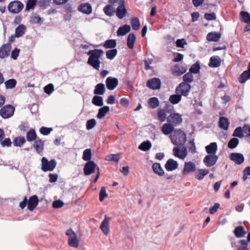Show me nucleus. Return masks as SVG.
<instances>
[{
	"instance_id": "nucleus-37",
	"label": "nucleus",
	"mask_w": 250,
	"mask_h": 250,
	"mask_svg": "<svg viewBox=\"0 0 250 250\" xmlns=\"http://www.w3.org/2000/svg\"><path fill=\"white\" fill-rule=\"evenodd\" d=\"M109 111V107L108 106H104L99 109L97 117L98 119L104 118L106 113Z\"/></svg>"
},
{
	"instance_id": "nucleus-50",
	"label": "nucleus",
	"mask_w": 250,
	"mask_h": 250,
	"mask_svg": "<svg viewBox=\"0 0 250 250\" xmlns=\"http://www.w3.org/2000/svg\"><path fill=\"white\" fill-rule=\"evenodd\" d=\"M239 140L236 138L231 139L228 143V147L230 149L235 148L239 144Z\"/></svg>"
},
{
	"instance_id": "nucleus-21",
	"label": "nucleus",
	"mask_w": 250,
	"mask_h": 250,
	"mask_svg": "<svg viewBox=\"0 0 250 250\" xmlns=\"http://www.w3.org/2000/svg\"><path fill=\"white\" fill-rule=\"evenodd\" d=\"M78 10L85 14H90L92 11V8L90 4L87 2L81 4L78 7Z\"/></svg>"
},
{
	"instance_id": "nucleus-51",
	"label": "nucleus",
	"mask_w": 250,
	"mask_h": 250,
	"mask_svg": "<svg viewBox=\"0 0 250 250\" xmlns=\"http://www.w3.org/2000/svg\"><path fill=\"white\" fill-rule=\"evenodd\" d=\"M183 79L184 83L189 84L193 81V76L192 73L189 72L183 76Z\"/></svg>"
},
{
	"instance_id": "nucleus-53",
	"label": "nucleus",
	"mask_w": 250,
	"mask_h": 250,
	"mask_svg": "<svg viewBox=\"0 0 250 250\" xmlns=\"http://www.w3.org/2000/svg\"><path fill=\"white\" fill-rule=\"evenodd\" d=\"M104 13L108 16H112L114 13V8L110 5H107L105 6L104 8Z\"/></svg>"
},
{
	"instance_id": "nucleus-39",
	"label": "nucleus",
	"mask_w": 250,
	"mask_h": 250,
	"mask_svg": "<svg viewBox=\"0 0 250 250\" xmlns=\"http://www.w3.org/2000/svg\"><path fill=\"white\" fill-rule=\"evenodd\" d=\"M240 20L242 22L248 23L250 22V14L247 11H241L240 13Z\"/></svg>"
},
{
	"instance_id": "nucleus-27",
	"label": "nucleus",
	"mask_w": 250,
	"mask_h": 250,
	"mask_svg": "<svg viewBox=\"0 0 250 250\" xmlns=\"http://www.w3.org/2000/svg\"><path fill=\"white\" fill-rule=\"evenodd\" d=\"M233 233L236 237L241 238L244 236L246 232L243 226H239L235 228Z\"/></svg>"
},
{
	"instance_id": "nucleus-31",
	"label": "nucleus",
	"mask_w": 250,
	"mask_h": 250,
	"mask_svg": "<svg viewBox=\"0 0 250 250\" xmlns=\"http://www.w3.org/2000/svg\"><path fill=\"white\" fill-rule=\"evenodd\" d=\"M105 91L104 85L103 83H100L97 84L94 90V94L95 95H103Z\"/></svg>"
},
{
	"instance_id": "nucleus-26",
	"label": "nucleus",
	"mask_w": 250,
	"mask_h": 250,
	"mask_svg": "<svg viewBox=\"0 0 250 250\" xmlns=\"http://www.w3.org/2000/svg\"><path fill=\"white\" fill-rule=\"evenodd\" d=\"M229 120L224 117H220V128L227 130L229 125Z\"/></svg>"
},
{
	"instance_id": "nucleus-17",
	"label": "nucleus",
	"mask_w": 250,
	"mask_h": 250,
	"mask_svg": "<svg viewBox=\"0 0 250 250\" xmlns=\"http://www.w3.org/2000/svg\"><path fill=\"white\" fill-rule=\"evenodd\" d=\"M171 71L172 75L175 76H180L186 72L187 69L182 66L175 64L171 68Z\"/></svg>"
},
{
	"instance_id": "nucleus-54",
	"label": "nucleus",
	"mask_w": 250,
	"mask_h": 250,
	"mask_svg": "<svg viewBox=\"0 0 250 250\" xmlns=\"http://www.w3.org/2000/svg\"><path fill=\"white\" fill-rule=\"evenodd\" d=\"M200 69V63L198 62H196L191 65L189 69V72L191 73L197 74L199 72Z\"/></svg>"
},
{
	"instance_id": "nucleus-11",
	"label": "nucleus",
	"mask_w": 250,
	"mask_h": 250,
	"mask_svg": "<svg viewBox=\"0 0 250 250\" xmlns=\"http://www.w3.org/2000/svg\"><path fill=\"white\" fill-rule=\"evenodd\" d=\"M146 85L153 90L159 89L161 88V82L160 79L153 78L147 81Z\"/></svg>"
},
{
	"instance_id": "nucleus-1",
	"label": "nucleus",
	"mask_w": 250,
	"mask_h": 250,
	"mask_svg": "<svg viewBox=\"0 0 250 250\" xmlns=\"http://www.w3.org/2000/svg\"><path fill=\"white\" fill-rule=\"evenodd\" d=\"M104 54L102 49H95L89 50L87 54L89 57L88 59L87 63L93 68L99 70L100 67V59Z\"/></svg>"
},
{
	"instance_id": "nucleus-63",
	"label": "nucleus",
	"mask_w": 250,
	"mask_h": 250,
	"mask_svg": "<svg viewBox=\"0 0 250 250\" xmlns=\"http://www.w3.org/2000/svg\"><path fill=\"white\" fill-rule=\"evenodd\" d=\"M0 143L2 147H10L12 145V142L9 138L2 140Z\"/></svg>"
},
{
	"instance_id": "nucleus-15",
	"label": "nucleus",
	"mask_w": 250,
	"mask_h": 250,
	"mask_svg": "<svg viewBox=\"0 0 250 250\" xmlns=\"http://www.w3.org/2000/svg\"><path fill=\"white\" fill-rule=\"evenodd\" d=\"M106 86L108 89L112 90L118 85V80L117 78L109 77L105 81Z\"/></svg>"
},
{
	"instance_id": "nucleus-19",
	"label": "nucleus",
	"mask_w": 250,
	"mask_h": 250,
	"mask_svg": "<svg viewBox=\"0 0 250 250\" xmlns=\"http://www.w3.org/2000/svg\"><path fill=\"white\" fill-rule=\"evenodd\" d=\"M195 170L196 166L194 163L191 162H186L182 173L183 175H186L189 173L194 172Z\"/></svg>"
},
{
	"instance_id": "nucleus-35",
	"label": "nucleus",
	"mask_w": 250,
	"mask_h": 250,
	"mask_svg": "<svg viewBox=\"0 0 250 250\" xmlns=\"http://www.w3.org/2000/svg\"><path fill=\"white\" fill-rule=\"evenodd\" d=\"M160 104L158 99L156 97H152L148 99V104L152 109H155L159 106Z\"/></svg>"
},
{
	"instance_id": "nucleus-43",
	"label": "nucleus",
	"mask_w": 250,
	"mask_h": 250,
	"mask_svg": "<svg viewBox=\"0 0 250 250\" xmlns=\"http://www.w3.org/2000/svg\"><path fill=\"white\" fill-rule=\"evenodd\" d=\"M116 45L117 43L116 40L114 39H111L106 41L104 42L103 46L105 48H114L116 46Z\"/></svg>"
},
{
	"instance_id": "nucleus-32",
	"label": "nucleus",
	"mask_w": 250,
	"mask_h": 250,
	"mask_svg": "<svg viewBox=\"0 0 250 250\" xmlns=\"http://www.w3.org/2000/svg\"><path fill=\"white\" fill-rule=\"evenodd\" d=\"M26 27L23 24L19 25L15 29V35L17 38L22 36L26 31Z\"/></svg>"
},
{
	"instance_id": "nucleus-5",
	"label": "nucleus",
	"mask_w": 250,
	"mask_h": 250,
	"mask_svg": "<svg viewBox=\"0 0 250 250\" xmlns=\"http://www.w3.org/2000/svg\"><path fill=\"white\" fill-rule=\"evenodd\" d=\"M191 86L189 83L184 82L180 83L175 89L176 93H179L181 96L187 97L189 94Z\"/></svg>"
},
{
	"instance_id": "nucleus-62",
	"label": "nucleus",
	"mask_w": 250,
	"mask_h": 250,
	"mask_svg": "<svg viewBox=\"0 0 250 250\" xmlns=\"http://www.w3.org/2000/svg\"><path fill=\"white\" fill-rule=\"evenodd\" d=\"M52 128L42 126L40 128V133L43 135H47L52 131Z\"/></svg>"
},
{
	"instance_id": "nucleus-10",
	"label": "nucleus",
	"mask_w": 250,
	"mask_h": 250,
	"mask_svg": "<svg viewBox=\"0 0 250 250\" xmlns=\"http://www.w3.org/2000/svg\"><path fill=\"white\" fill-rule=\"evenodd\" d=\"M97 165L92 161L87 162L83 168L84 174L85 175H89L95 172V169H97Z\"/></svg>"
},
{
	"instance_id": "nucleus-61",
	"label": "nucleus",
	"mask_w": 250,
	"mask_h": 250,
	"mask_svg": "<svg viewBox=\"0 0 250 250\" xmlns=\"http://www.w3.org/2000/svg\"><path fill=\"white\" fill-rule=\"evenodd\" d=\"M54 90V85L52 83H49L44 87V92L48 95L51 94Z\"/></svg>"
},
{
	"instance_id": "nucleus-47",
	"label": "nucleus",
	"mask_w": 250,
	"mask_h": 250,
	"mask_svg": "<svg viewBox=\"0 0 250 250\" xmlns=\"http://www.w3.org/2000/svg\"><path fill=\"white\" fill-rule=\"evenodd\" d=\"M118 51L116 49L109 50L106 52V58L110 60H113L117 55Z\"/></svg>"
},
{
	"instance_id": "nucleus-29",
	"label": "nucleus",
	"mask_w": 250,
	"mask_h": 250,
	"mask_svg": "<svg viewBox=\"0 0 250 250\" xmlns=\"http://www.w3.org/2000/svg\"><path fill=\"white\" fill-rule=\"evenodd\" d=\"M136 36L133 33H130L127 37V46L130 49H133L134 48V44L136 41Z\"/></svg>"
},
{
	"instance_id": "nucleus-28",
	"label": "nucleus",
	"mask_w": 250,
	"mask_h": 250,
	"mask_svg": "<svg viewBox=\"0 0 250 250\" xmlns=\"http://www.w3.org/2000/svg\"><path fill=\"white\" fill-rule=\"evenodd\" d=\"M207 152L208 154L215 155L217 149V145L216 143H211L206 146Z\"/></svg>"
},
{
	"instance_id": "nucleus-46",
	"label": "nucleus",
	"mask_w": 250,
	"mask_h": 250,
	"mask_svg": "<svg viewBox=\"0 0 250 250\" xmlns=\"http://www.w3.org/2000/svg\"><path fill=\"white\" fill-rule=\"evenodd\" d=\"M92 103L95 105L101 106L103 105V99L101 96L95 95L92 99Z\"/></svg>"
},
{
	"instance_id": "nucleus-9",
	"label": "nucleus",
	"mask_w": 250,
	"mask_h": 250,
	"mask_svg": "<svg viewBox=\"0 0 250 250\" xmlns=\"http://www.w3.org/2000/svg\"><path fill=\"white\" fill-rule=\"evenodd\" d=\"M173 154L175 156L184 159L188 154L187 148L185 146H176L173 149Z\"/></svg>"
},
{
	"instance_id": "nucleus-12",
	"label": "nucleus",
	"mask_w": 250,
	"mask_h": 250,
	"mask_svg": "<svg viewBox=\"0 0 250 250\" xmlns=\"http://www.w3.org/2000/svg\"><path fill=\"white\" fill-rule=\"evenodd\" d=\"M111 218L110 217L105 215L104 218L100 226V229L105 235H107L110 231L109 222Z\"/></svg>"
},
{
	"instance_id": "nucleus-13",
	"label": "nucleus",
	"mask_w": 250,
	"mask_h": 250,
	"mask_svg": "<svg viewBox=\"0 0 250 250\" xmlns=\"http://www.w3.org/2000/svg\"><path fill=\"white\" fill-rule=\"evenodd\" d=\"M229 158L230 160L238 165L242 164L245 160L244 156L242 154L236 152L231 153Z\"/></svg>"
},
{
	"instance_id": "nucleus-4",
	"label": "nucleus",
	"mask_w": 250,
	"mask_h": 250,
	"mask_svg": "<svg viewBox=\"0 0 250 250\" xmlns=\"http://www.w3.org/2000/svg\"><path fill=\"white\" fill-rule=\"evenodd\" d=\"M66 234L69 237L68 239V245L72 247L78 248L79 242L76 233L71 229H69L66 231Z\"/></svg>"
},
{
	"instance_id": "nucleus-49",
	"label": "nucleus",
	"mask_w": 250,
	"mask_h": 250,
	"mask_svg": "<svg viewBox=\"0 0 250 250\" xmlns=\"http://www.w3.org/2000/svg\"><path fill=\"white\" fill-rule=\"evenodd\" d=\"M163 109H159L157 112V116L159 121L161 122H164L167 118V113Z\"/></svg>"
},
{
	"instance_id": "nucleus-59",
	"label": "nucleus",
	"mask_w": 250,
	"mask_h": 250,
	"mask_svg": "<svg viewBox=\"0 0 250 250\" xmlns=\"http://www.w3.org/2000/svg\"><path fill=\"white\" fill-rule=\"evenodd\" d=\"M37 3V0H28L26 4V10L33 9Z\"/></svg>"
},
{
	"instance_id": "nucleus-40",
	"label": "nucleus",
	"mask_w": 250,
	"mask_h": 250,
	"mask_svg": "<svg viewBox=\"0 0 250 250\" xmlns=\"http://www.w3.org/2000/svg\"><path fill=\"white\" fill-rule=\"evenodd\" d=\"M208 66L210 67H217L219 66V57L217 56H212L209 59Z\"/></svg>"
},
{
	"instance_id": "nucleus-8",
	"label": "nucleus",
	"mask_w": 250,
	"mask_h": 250,
	"mask_svg": "<svg viewBox=\"0 0 250 250\" xmlns=\"http://www.w3.org/2000/svg\"><path fill=\"white\" fill-rule=\"evenodd\" d=\"M167 119V122L173 126L180 125L183 121L182 115L179 113H171Z\"/></svg>"
},
{
	"instance_id": "nucleus-44",
	"label": "nucleus",
	"mask_w": 250,
	"mask_h": 250,
	"mask_svg": "<svg viewBox=\"0 0 250 250\" xmlns=\"http://www.w3.org/2000/svg\"><path fill=\"white\" fill-rule=\"evenodd\" d=\"M17 84V81L14 79L8 80L4 82V85L6 89H13Z\"/></svg>"
},
{
	"instance_id": "nucleus-23",
	"label": "nucleus",
	"mask_w": 250,
	"mask_h": 250,
	"mask_svg": "<svg viewBox=\"0 0 250 250\" xmlns=\"http://www.w3.org/2000/svg\"><path fill=\"white\" fill-rule=\"evenodd\" d=\"M44 143L40 139H37L34 141L33 146L36 152L38 153L42 152L43 149Z\"/></svg>"
},
{
	"instance_id": "nucleus-60",
	"label": "nucleus",
	"mask_w": 250,
	"mask_h": 250,
	"mask_svg": "<svg viewBox=\"0 0 250 250\" xmlns=\"http://www.w3.org/2000/svg\"><path fill=\"white\" fill-rule=\"evenodd\" d=\"M41 20V18L37 14L32 15L30 20V22L32 24L39 23Z\"/></svg>"
},
{
	"instance_id": "nucleus-33",
	"label": "nucleus",
	"mask_w": 250,
	"mask_h": 250,
	"mask_svg": "<svg viewBox=\"0 0 250 250\" xmlns=\"http://www.w3.org/2000/svg\"><path fill=\"white\" fill-rule=\"evenodd\" d=\"M26 137L27 140L28 142H32L35 141L37 137L35 130L33 128L30 129L26 133Z\"/></svg>"
},
{
	"instance_id": "nucleus-48",
	"label": "nucleus",
	"mask_w": 250,
	"mask_h": 250,
	"mask_svg": "<svg viewBox=\"0 0 250 250\" xmlns=\"http://www.w3.org/2000/svg\"><path fill=\"white\" fill-rule=\"evenodd\" d=\"M91 150L90 148L86 149L83 151V159L84 161H89L91 159Z\"/></svg>"
},
{
	"instance_id": "nucleus-34",
	"label": "nucleus",
	"mask_w": 250,
	"mask_h": 250,
	"mask_svg": "<svg viewBox=\"0 0 250 250\" xmlns=\"http://www.w3.org/2000/svg\"><path fill=\"white\" fill-rule=\"evenodd\" d=\"M26 142V140L23 136H18L16 137L13 141V145L15 146L21 147Z\"/></svg>"
},
{
	"instance_id": "nucleus-64",
	"label": "nucleus",
	"mask_w": 250,
	"mask_h": 250,
	"mask_svg": "<svg viewBox=\"0 0 250 250\" xmlns=\"http://www.w3.org/2000/svg\"><path fill=\"white\" fill-rule=\"evenodd\" d=\"M174 59L173 61L174 62H179L183 60L184 56L179 53H173Z\"/></svg>"
},
{
	"instance_id": "nucleus-20",
	"label": "nucleus",
	"mask_w": 250,
	"mask_h": 250,
	"mask_svg": "<svg viewBox=\"0 0 250 250\" xmlns=\"http://www.w3.org/2000/svg\"><path fill=\"white\" fill-rule=\"evenodd\" d=\"M165 167L167 171H171L178 168V164L176 161L173 159H169L166 163Z\"/></svg>"
},
{
	"instance_id": "nucleus-57",
	"label": "nucleus",
	"mask_w": 250,
	"mask_h": 250,
	"mask_svg": "<svg viewBox=\"0 0 250 250\" xmlns=\"http://www.w3.org/2000/svg\"><path fill=\"white\" fill-rule=\"evenodd\" d=\"M96 124V120L94 119H91L88 120L86 122V127L87 130L92 129Z\"/></svg>"
},
{
	"instance_id": "nucleus-14",
	"label": "nucleus",
	"mask_w": 250,
	"mask_h": 250,
	"mask_svg": "<svg viewBox=\"0 0 250 250\" xmlns=\"http://www.w3.org/2000/svg\"><path fill=\"white\" fill-rule=\"evenodd\" d=\"M11 49V45L6 43L2 45L0 47V58L4 59L8 57Z\"/></svg>"
},
{
	"instance_id": "nucleus-3",
	"label": "nucleus",
	"mask_w": 250,
	"mask_h": 250,
	"mask_svg": "<svg viewBox=\"0 0 250 250\" xmlns=\"http://www.w3.org/2000/svg\"><path fill=\"white\" fill-rule=\"evenodd\" d=\"M41 163V169L44 172L53 171L57 165V162L55 159H52L49 161L45 157L42 158Z\"/></svg>"
},
{
	"instance_id": "nucleus-55",
	"label": "nucleus",
	"mask_w": 250,
	"mask_h": 250,
	"mask_svg": "<svg viewBox=\"0 0 250 250\" xmlns=\"http://www.w3.org/2000/svg\"><path fill=\"white\" fill-rule=\"evenodd\" d=\"M208 173V170L205 169H199L198 173L195 175L196 179L201 180Z\"/></svg>"
},
{
	"instance_id": "nucleus-52",
	"label": "nucleus",
	"mask_w": 250,
	"mask_h": 250,
	"mask_svg": "<svg viewBox=\"0 0 250 250\" xmlns=\"http://www.w3.org/2000/svg\"><path fill=\"white\" fill-rule=\"evenodd\" d=\"M243 133H244V126L238 127L234 130L232 135L241 138L243 137Z\"/></svg>"
},
{
	"instance_id": "nucleus-58",
	"label": "nucleus",
	"mask_w": 250,
	"mask_h": 250,
	"mask_svg": "<svg viewBox=\"0 0 250 250\" xmlns=\"http://www.w3.org/2000/svg\"><path fill=\"white\" fill-rule=\"evenodd\" d=\"M239 243L241 244V246L237 248V250H248V241L246 240H241Z\"/></svg>"
},
{
	"instance_id": "nucleus-24",
	"label": "nucleus",
	"mask_w": 250,
	"mask_h": 250,
	"mask_svg": "<svg viewBox=\"0 0 250 250\" xmlns=\"http://www.w3.org/2000/svg\"><path fill=\"white\" fill-rule=\"evenodd\" d=\"M152 169L154 172L160 176H164L165 172L160 163H155L152 165Z\"/></svg>"
},
{
	"instance_id": "nucleus-56",
	"label": "nucleus",
	"mask_w": 250,
	"mask_h": 250,
	"mask_svg": "<svg viewBox=\"0 0 250 250\" xmlns=\"http://www.w3.org/2000/svg\"><path fill=\"white\" fill-rule=\"evenodd\" d=\"M107 196V194L106 192V188L103 187L101 188L99 193V200L100 202H103L104 198Z\"/></svg>"
},
{
	"instance_id": "nucleus-7",
	"label": "nucleus",
	"mask_w": 250,
	"mask_h": 250,
	"mask_svg": "<svg viewBox=\"0 0 250 250\" xmlns=\"http://www.w3.org/2000/svg\"><path fill=\"white\" fill-rule=\"evenodd\" d=\"M23 8V4L20 1L15 0L10 2L8 6V10L12 13L17 14Z\"/></svg>"
},
{
	"instance_id": "nucleus-38",
	"label": "nucleus",
	"mask_w": 250,
	"mask_h": 250,
	"mask_svg": "<svg viewBox=\"0 0 250 250\" xmlns=\"http://www.w3.org/2000/svg\"><path fill=\"white\" fill-rule=\"evenodd\" d=\"M250 79V72L248 70L244 71L239 77V82L241 83H244L246 81Z\"/></svg>"
},
{
	"instance_id": "nucleus-41",
	"label": "nucleus",
	"mask_w": 250,
	"mask_h": 250,
	"mask_svg": "<svg viewBox=\"0 0 250 250\" xmlns=\"http://www.w3.org/2000/svg\"><path fill=\"white\" fill-rule=\"evenodd\" d=\"M152 145L149 141L142 142L139 146V149L144 151L148 150L151 147Z\"/></svg>"
},
{
	"instance_id": "nucleus-22",
	"label": "nucleus",
	"mask_w": 250,
	"mask_h": 250,
	"mask_svg": "<svg viewBox=\"0 0 250 250\" xmlns=\"http://www.w3.org/2000/svg\"><path fill=\"white\" fill-rule=\"evenodd\" d=\"M124 0H121V4L117 8L116 15L120 19H123L126 15L127 11L124 5Z\"/></svg>"
},
{
	"instance_id": "nucleus-30",
	"label": "nucleus",
	"mask_w": 250,
	"mask_h": 250,
	"mask_svg": "<svg viewBox=\"0 0 250 250\" xmlns=\"http://www.w3.org/2000/svg\"><path fill=\"white\" fill-rule=\"evenodd\" d=\"M174 130V126L170 123H165L163 125L162 131L165 135L171 133Z\"/></svg>"
},
{
	"instance_id": "nucleus-45",
	"label": "nucleus",
	"mask_w": 250,
	"mask_h": 250,
	"mask_svg": "<svg viewBox=\"0 0 250 250\" xmlns=\"http://www.w3.org/2000/svg\"><path fill=\"white\" fill-rule=\"evenodd\" d=\"M132 28L134 30H138L140 27V22L138 18L134 17L131 20Z\"/></svg>"
},
{
	"instance_id": "nucleus-2",
	"label": "nucleus",
	"mask_w": 250,
	"mask_h": 250,
	"mask_svg": "<svg viewBox=\"0 0 250 250\" xmlns=\"http://www.w3.org/2000/svg\"><path fill=\"white\" fill-rule=\"evenodd\" d=\"M170 138L172 143L177 146H182L187 139L186 134L181 129L175 130L171 134Z\"/></svg>"
},
{
	"instance_id": "nucleus-36",
	"label": "nucleus",
	"mask_w": 250,
	"mask_h": 250,
	"mask_svg": "<svg viewBox=\"0 0 250 250\" xmlns=\"http://www.w3.org/2000/svg\"><path fill=\"white\" fill-rule=\"evenodd\" d=\"M182 99V96L179 93L171 95L169 98V101L173 104L179 103Z\"/></svg>"
},
{
	"instance_id": "nucleus-6",
	"label": "nucleus",
	"mask_w": 250,
	"mask_h": 250,
	"mask_svg": "<svg viewBox=\"0 0 250 250\" xmlns=\"http://www.w3.org/2000/svg\"><path fill=\"white\" fill-rule=\"evenodd\" d=\"M15 107L10 104L3 106L0 110V115L3 119H8L12 117L14 113Z\"/></svg>"
},
{
	"instance_id": "nucleus-25",
	"label": "nucleus",
	"mask_w": 250,
	"mask_h": 250,
	"mask_svg": "<svg viewBox=\"0 0 250 250\" xmlns=\"http://www.w3.org/2000/svg\"><path fill=\"white\" fill-rule=\"evenodd\" d=\"M131 30L130 26L128 24H125L121 26L117 30V33L118 36H125L126 34L128 33Z\"/></svg>"
},
{
	"instance_id": "nucleus-42",
	"label": "nucleus",
	"mask_w": 250,
	"mask_h": 250,
	"mask_svg": "<svg viewBox=\"0 0 250 250\" xmlns=\"http://www.w3.org/2000/svg\"><path fill=\"white\" fill-rule=\"evenodd\" d=\"M207 39L210 42H217L219 41V33L210 32L207 36Z\"/></svg>"
},
{
	"instance_id": "nucleus-18",
	"label": "nucleus",
	"mask_w": 250,
	"mask_h": 250,
	"mask_svg": "<svg viewBox=\"0 0 250 250\" xmlns=\"http://www.w3.org/2000/svg\"><path fill=\"white\" fill-rule=\"evenodd\" d=\"M39 200L37 195L31 196L28 201L27 208L30 211H33L37 206Z\"/></svg>"
},
{
	"instance_id": "nucleus-16",
	"label": "nucleus",
	"mask_w": 250,
	"mask_h": 250,
	"mask_svg": "<svg viewBox=\"0 0 250 250\" xmlns=\"http://www.w3.org/2000/svg\"><path fill=\"white\" fill-rule=\"evenodd\" d=\"M218 159V156L214 155L208 154L204 159L203 162L205 165L208 167L213 166Z\"/></svg>"
}]
</instances>
